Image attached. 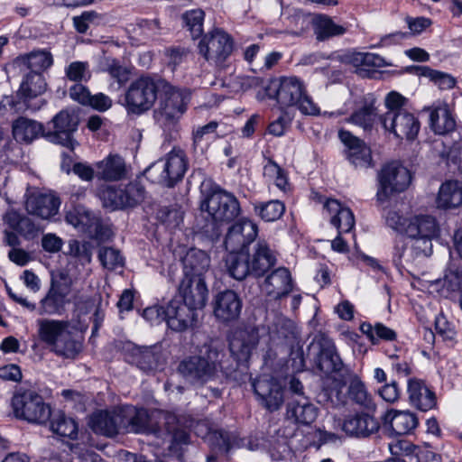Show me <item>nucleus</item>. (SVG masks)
<instances>
[{
    "mask_svg": "<svg viewBox=\"0 0 462 462\" xmlns=\"http://www.w3.org/2000/svg\"><path fill=\"white\" fill-rule=\"evenodd\" d=\"M119 187L125 208H134L143 200L144 189L139 182H130L124 187Z\"/></svg>",
    "mask_w": 462,
    "mask_h": 462,
    "instance_id": "8fccbe9b",
    "label": "nucleus"
},
{
    "mask_svg": "<svg viewBox=\"0 0 462 462\" xmlns=\"http://www.w3.org/2000/svg\"><path fill=\"white\" fill-rule=\"evenodd\" d=\"M51 430L61 436L74 439L78 434V425L76 421L67 417L61 411H51Z\"/></svg>",
    "mask_w": 462,
    "mask_h": 462,
    "instance_id": "a19ab883",
    "label": "nucleus"
},
{
    "mask_svg": "<svg viewBox=\"0 0 462 462\" xmlns=\"http://www.w3.org/2000/svg\"><path fill=\"white\" fill-rule=\"evenodd\" d=\"M393 260L398 264H408L416 259L411 247L408 248L402 241H398L394 246Z\"/></svg>",
    "mask_w": 462,
    "mask_h": 462,
    "instance_id": "69168bd1",
    "label": "nucleus"
},
{
    "mask_svg": "<svg viewBox=\"0 0 462 462\" xmlns=\"http://www.w3.org/2000/svg\"><path fill=\"white\" fill-rule=\"evenodd\" d=\"M209 264L210 259L204 251L190 250L183 260L184 276L199 275V277H203Z\"/></svg>",
    "mask_w": 462,
    "mask_h": 462,
    "instance_id": "e433bc0d",
    "label": "nucleus"
},
{
    "mask_svg": "<svg viewBox=\"0 0 462 462\" xmlns=\"http://www.w3.org/2000/svg\"><path fill=\"white\" fill-rule=\"evenodd\" d=\"M66 462H102V460L97 454L77 445L71 447Z\"/></svg>",
    "mask_w": 462,
    "mask_h": 462,
    "instance_id": "680f3d73",
    "label": "nucleus"
},
{
    "mask_svg": "<svg viewBox=\"0 0 462 462\" xmlns=\"http://www.w3.org/2000/svg\"><path fill=\"white\" fill-rule=\"evenodd\" d=\"M439 208H456L462 205V182L448 180L441 184L437 200Z\"/></svg>",
    "mask_w": 462,
    "mask_h": 462,
    "instance_id": "473e14b6",
    "label": "nucleus"
},
{
    "mask_svg": "<svg viewBox=\"0 0 462 462\" xmlns=\"http://www.w3.org/2000/svg\"><path fill=\"white\" fill-rule=\"evenodd\" d=\"M411 71L417 76L428 78L440 89H450L456 84V80L451 75L432 69L428 66H414L411 68Z\"/></svg>",
    "mask_w": 462,
    "mask_h": 462,
    "instance_id": "79ce46f5",
    "label": "nucleus"
},
{
    "mask_svg": "<svg viewBox=\"0 0 462 462\" xmlns=\"http://www.w3.org/2000/svg\"><path fill=\"white\" fill-rule=\"evenodd\" d=\"M98 196L103 206L110 210L125 208L119 186H104L99 189Z\"/></svg>",
    "mask_w": 462,
    "mask_h": 462,
    "instance_id": "09e8293b",
    "label": "nucleus"
},
{
    "mask_svg": "<svg viewBox=\"0 0 462 462\" xmlns=\"http://www.w3.org/2000/svg\"><path fill=\"white\" fill-rule=\"evenodd\" d=\"M88 424L97 434L114 437L123 431L124 429L122 407L111 411L97 410L89 416Z\"/></svg>",
    "mask_w": 462,
    "mask_h": 462,
    "instance_id": "2eb2a0df",
    "label": "nucleus"
},
{
    "mask_svg": "<svg viewBox=\"0 0 462 462\" xmlns=\"http://www.w3.org/2000/svg\"><path fill=\"white\" fill-rule=\"evenodd\" d=\"M98 258L102 265L108 270H115L124 263V258L120 252L112 247L101 248L98 253Z\"/></svg>",
    "mask_w": 462,
    "mask_h": 462,
    "instance_id": "13d9d810",
    "label": "nucleus"
},
{
    "mask_svg": "<svg viewBox=\"0 0 462 462\" xmlns=\"http://www.w3.org/2000/svg\"><path fill=\"white\" fill-rule=\"evenodd\" d=\"M409 170L397 162L385 165L379 174L377 199L385 201L394 192L405 190L411 183Z\"/></svg>",
    "mask_w": 462,
    "mask_h": 462,
    "instance_id": "f8f14e48",
    "label": "nucleus"
},
{
    "mask_svg": "<svg viewBox=\"0 0 462 462\" xmlns=\"http://www.w3.org/2000/svg\"><path fill=\"white\" fill-rule=\"evenodd\" d=\"M125 160L118 154H108L96 163V177L105 181H117L125 177Z\"/></svg>",
    "mask_w": 462,
    "mask_h": 462,
    "instance_id": "393cba45",
    "label": "nucleus"
},
{
    "mask_svg": "<svg viewBox=\"0 0 462 462\" xmlns=\"http://www.w3.org/2000/svg\"><path fill=\"white\" fill-rule=\"evenodd\" d=\"M318 416V408L306 396L289 401L286 408V417L296 423L310 425Z\"/></svg>",
    "mask_w": 462,
    "mask_h": 462,
    "instance_id": "4be33fe9",
    "label": "nucleus"
},
{
    "mask_svg": "<svg viewBox=\"0 0 462 462\" xmlns=\"http://www.w3.org/2000/svg\"><path fill=\"white\" fill-rule=\"evenodd\" d=\"M134 357L137 366L143 371L157 368L161 360L159 348L156 346L137 348Z\"/></svg>",
    "mask_w": 462,
    "mask_h": 462,
    "instance_id": "c03bdc74",
    "label": "nucleus"
},
{
    "mask_svg": "<svg viewBox=\"0 0 462 462\" xmlns=\"http://www.w3.org/2000/svg\"><path fill=\"white\" fill-rule=\"evenodd\" d=\"M253 388L261 405L270 411H278L284 402V388L269 375H262L253 383Z\"/></svg>",
    "mask_w": 462,
    "mask_h": 462,
    "instance_id": "4468645a",
    "label": "nucleus"
},
{
    "mask_svg": "<svg viewBox=\"0 0 462 462\" xmlns=\"http://www.w3.org/2000/svg\"><path fill=\"white\" fill-rule=\"evenodd\" d=\"M69 254L77 258L81 264L84 265L91 262L92 253L88 245H82L73 240L69 242Z\"/></svg>",
    "mask_w": 462,
    "mask_h": 462,
    "instance_id": "e2e57ef3",
    "label": "nucleus"
},
{
    "mask_svg": "<svg viewBox=\"0 0 462 462\" xmlns=\"http://www.w3.org/2000/svg\"><path fill=\"white\" fill-rule=\"evenodd\" d=\"M319 346V351L316 360L318 368L325 374L341 372L344 365L334 343L328 338H322Z\"/></svg>",
    "mask_w": 462,
    "mask_h": 462,
    "instance_id": "bb28decb",
    "label": "nucleus"
},
{
    "mask_svg": "<svg viewBox=\"0 0 462 462\" xmlns=\"http://www.w3.org/2000/svg\"><path fill=\"white\" fill-rule=\"evenodd\" d=\"M338 137L347 148V159L356 168L366 169L371 166V150L364 141L346 130H340Z\"/></svg>",
    "mask_w": 462,
    "mask_h": 462,
    "instance_id": "aec40b11",
    "label": "nucleus"
},
{
    "mask_svg": "<svg viewBox=\"0 0 462 462\" xmlns=\"http://www.w3.org/2000/svg\"><path fill=\"white\" fill-rule=\"evenodd\" d=\"M296 330L297 328L293 321L283 317L277 318L274 324L273 333H275L279 338L285 340L294 339L296 337Z\"/></svg>",
    "mask_w": 462,
    "mask_h": 462,
    "instance_id": "bf43d9fd",
    "label": "nucleus"
},
{
    "mask_svg": "<svg viewBox=\"0 0 462 462\" xmlns=\"http://www.w3.org/2000/svg\"><path fill=\"white\" fill-rule=\"evenodd\" d=\"M379 429L378 421L366 413L356 414L345 419L342 430L349 436L366 438Z\"/></svg>",
    "mask_w": 462,
    "mask_h": 462,
    "instance_id": "b1692460",
    "label": "nucleus"
},
{
    "mask_svg": "<svg viewBox=\"0 0 462 462\" xmlns=\"http://www.w3.org/2000/svg\"><path fill=\"white\" fill-rule=\"evenodd\" d=\"M349 396L356 403L370 408L372 405L371 397L368 395L365 384L357 378H354L348 389Z\"/></svg>",
    "mask_w": 462,
    "mask_h": 462,
    "instance_id": "4d7b16f0",
    "label": "nucleus"
},
{
    "mask_svg": "<svg viewBox=\"0 0 462 462\" xmlns=\"http://www.w3.org/2000/svg\"><path fill=\"white\" fill-rule=\"evenodd\" d=\"M312 22L317 39L319 41L343 35L346 32L345 26L337 24L329 16L325 14L316 15Z\"/></svg>",
    "mask_w": 462,
    "mask_h": 462,
    "instance_id": "4c0bfd02",
    "label": "nucleus"
},
{
    "mask_svg": "<svg viewBox=\"0 0 462 462\" xmlns=\"http://www.w3.org/2000/svg\"><path fill=\"white\" fill-rule=\"evenodd\" d=\"M228 359L229 357L222 349L212 345H205L199 355L182 360L178 371L189 383L203 385L218 379L220 374L231 375L235 367L227 365Z\"/></svg>",
    "mask_w": 462,
    "mask_h": 462,
    "instance_id": "f03ea898",
    "label": "nucleus"
},
{
    "mask_svg": "<svg viewBox=\"0 0 462 462\" xmlns=\"http://www.w3.org/2000/svg\"><path fill=\"white\" fill-rule=\"evenodd\" d=\"M60 200L52 194L33 193L25 201L28 214L49 219L58 213Z\"/></svg>",
    "mask_w": 462,
    "mask_h": 462,
    "instance_id": "412c9836",
    "label": "nucleus"
},
{
    "mask_svg": "<svg viewBox=\"0 0 462 462\" xmlns=\"http://www.w3.org/2000/svg\"><path fill=\"white\" fill-rule=\"evenodd\" d=\"M225 267L228 274L238 281L252 275L249 254L245 250L229 252L225 258Z\"/></svg>",
    "mask_w": 462,
    "mask_h": 462,
    "instance_id": "2f4dec72",
    "label": "nucleus"
},
{
    "mask_svg": "<svg viewBox=\"0 0 462 462\" xmlns=\"http://www.w3.org/2000/svg\"><path fill=\"white\" fill-rule=\"evenodd\" d=\"M276 257L270 249L268 244L259 240L254 246L252 254H249V265L252 275L263 276L272 266L275 264Z\"/></svg>",
    "mask_w": 462,
    "mask_h": 462,
    "instance_id": "a878e982",
    "label": "nucleus"
},
{
    "mask_svg": "<svg viewBox=\"0 0 462 462\" xmlns=\"http://www.w3.org/2000/svg\"><path fill=\"white\" fill-rule=\"evenodd\" d=\"M275 87V97L281 106H296L302 114L308 116L319 114V106L308 95L304 82L299 78L282 77Z\"/></svg>",
    "mask_w": 462,
    "mask_h": 462,
    "instance_id": "0eeeda50",
    "label": "nucleus"
},
{
    "mask_svg": "<svg viewBox=\"0 0 462 462\" xmlns=\"http://www.w3.org/2000/svg\"><path fill=\"white\" fill-rule=\"evenodd\" d=\"M263 289L273 299H281L288 295L291 289V276L288 269L278 268L267 276Z\"/></svg>",
    "mask_w": 462,
    "mask_h": 462,
    "instance_id": "c85d7f7f",
    "label": "nucleus"
},
{
    "mask_svg": "<svg viewBox=\"0 0 462 462\" xmlns=\"http://www.w3.org/2000/svg\"><path fill=\"white\" fill-rule=\"evenodd\" d=\"M204 438L217 453H227L231 448L240 445L236 435L225 430H210Z\"/></svg>",
    "mask_w": 462,
    "mask_h": 462,
    "instance_id": "58836bf2",
    "label": "nucleus"
},
{
    "mask_svg": "<svg viewBox=\"0 0 462 462\" xmlns=\"http://www.w3.org/2000/svg\"><path fill=\"white\" fill-rule=\"evenodd\" d=\"M165 315L167 326L177 332L192 328L198 321V310L179 299L167 304Z\"/></svg>",
    "mask_w": 462,
    "mask_h": 462,
    "instance_id": "dca6fc26",
    "label": "nucleus"
},
{
    "mask_svg": "<svg viewBox=\"0 0 462 462\" xmlns=\"http://www.w3.org/2000/svg\"><path fill=\"white\" fill-rule=\"evenodd\" d=\"M263 174L267 180L273 181L282 192L286 193L290 190V183L284 171L274 161L268 159L263 166Z\"/></svg>",
    "mask_w": 462,
    "mask_h": 462,
    "instance_id": "49530a36",
    "label": "nucleus"
},
{
    "mask_svg": "<svg viewBox=\"0 0 462 462\" xmlns=\"http://www.w3.org/2000/svg\"><path fill=\"white\" fill-rule=\"evenodd\" d=\"M167 81L160 77L142 76L132 81L125 93V106L128 112L142 114L154 105Z\"/></svg>",
    "mask_w": 462,
    "mask_h": 462,
    "instance_id": "423d86ee",
    "label": "nucleus"
},
{
    "mask_svg": "<svg viewBox=\"0 0 462 462\" xmlns=\"http://www.w3.org/2000/svg\"><path fill=\"white\" fill-rule=\"evenodd\" d=\"M324 210L330 216L331 224L338 230L339 235L347 233L355 226V217L348 208L342 207L336 199H327Z\"/></svg>",
    "mask_w": 462,
    "mask_h": 462,
    "instance_id": "cd10ccee",
    "label": "nucleus"
},
{
    "mask_svg": "<svg viewBox=\"0 0 462 462\" xmlns=\"http://www.w3.org/2000/svg\"><path fill=\"white\" fill-rule=\"evenodd\" d=\"M199 51L208 63L224 67L233 51V40L223 30L217 28L202 37Z\"/></svg>",
    "mask_w": 462,
    "mask_h": 462,
    "instance_id": "9d476101",
    "label": "nucleus"
},
{
    "mask_svg": "<svg viewBox=\"0 0 462 462\" xmlns=\"http://www.w3.org/2000/svg\"><path fill=\"white\" fill-rule=\"evenodd\" d=\"M254 347L255 342L246 340L244 336L234 337L229 344L230 352L237 362L247 361Z\"/></svg>",
    "mask_w": 462,
    "mask_h": 462,
    "instance_id": "3c124183",
    "label": "nucleus"
},
{
    "mask_svg": "<svg viewBox=\"0 0 462 462\" xmlns=\"http://www.w3.org/2000/svg\"><path fill=\"white\" fill-rule=\"evenodd\" d=\"M159 95L161 102L156 110V119L162 125L170 126L184 114L189 96L168 82L167 88H162Z\"/></svg>",
    "mask_w": 462,
    "mask_h": 462,
    "instance_id": "9b49d317",
    "label": "nucleus"
},
{
    "mask_svg": "<svg viewBox=\"0 0 462 462\" xmlns=\"http://www.w3.org/2000/svg\"><path fill=\"white\" fill-rule=\"evenodd\" d=\"M124 413L123 431L133 433L153 434L162 439V444H167L168 449L187 444L189 435L180 425L176 415L163 411H152L134 406L122 407Z\"/></svg>",
    "mask_w": 462,
    "mask_h": 462,
    "instance_id": "f257e3e1",
    "label": "nucleus"
},
{
    "mask_svg": "<svg viewBox=\"0 0 462 462\" xmlns=\"http://www.w3.org/2000/svg\"><path fill=\"white\" fill-rule=\"evenodd\" d=\"M69 295L65 289L60 288V286H51L46 295L39 302V315L51 316L61 314L65 310Z\"/></svg>",
    "mask_w": 462,
    "mask_h": 462,
    "instance_id": "c756f323",
    "label": "nucleus"
},
{
    "mask_svg": "<svg viewBox=\"0 0 462 462\" xmlns=\"http://www.w3.org/2000/svg\"><path fill=\"white\" fill-rule=\"evenodd\" d=\"M25 59L32 72L37 73L50 68L53 63L52 55L45 51H32L27 54Z\"/></svg>",
    "mask_w": 462,
    "mask_h": 462,
    "instance_id": "5fc2aeb1",
    "label": "nucleus"
},
{
    "mask_svg": "<svg viewBox=\"0 0 462 462\" xmlns=\"http://www.w3.org/2000/svg\"><path fill=\"white\" fill-rule=\"evenodd\" d=\"M344 59L346 63H349L358 69L374 66L378 58L372 53L353 51L346 53Z\"/></svg>",
    "mask_w": 462,
    "mask_h": 462,
    "instance_id": "052dcab7",
    "label": "nucleus"
},
{
    "mask_svg": "<svg viewBox=\"0 0 462 462\" xmlns=\"http://www.w3.org/2000/svg\"><path fill=\"white\" fill-rule=\"evenodd\" d=\"M79 122L78 115L73 110H61L51 122L53 132L46 133L45 136L52 143L73 150L76 144L73 134L78 129Z\"/></svg>",
    "mask_w": 462,
    "mask_h": 462,
    "instance_id": "ddd939ff",
    "label": "nucleus"
},
{
    "mask_svg": "<svg viewBox=\"0 0 462 462\" xmlns=\"http://www.w3.org/2000/svg\"><path fill=\"white\" fill-rule=\"evenodd\" d=\"M407 98L398 92H390L384 105L387 111L380 116L383 128L396 138L414 140L420 131L418 118L405 108Z\"/></svg>",
    "mask_w": 462,
    "mask_h": 462,
    "instance_id": "39448f33",
    "label": "nucleus"
},
{
    "mask_svg": "<svg viewBox=\"0 0 462 462\" xmlns=\"http://www.w3.org/2000/svg\"><path fill=\"white\" fill-rule=\"evenodd\" d=\"M257 235V225L248 218H241L228 228L225 238L226 249L228 252L245 250Z\"/></svg>",
    "mask_w": 462,
    "mask_h": 462,
    "instance_id": "f3484780",
    "label": "nucleus"
},
{
    "mask_svg": "<svg viewBox=\"0 0 462 462\" xmlns=\"http://www.w3.org/2000/svg\"><path fill=\"white\" fill-rule=\"evenodd\" d=\"M65 74L67 78L75 82L88 81L91 73L88 62L73 61L66 69Z\"/></svg>",
    "mask_w": 462,
    "mask_h": 462,
    "instance_id": "6e6d98bb",
    "label": "nucleus"
},
{
    "mask_svg": "<svg viewBox=\"0 0 462 462\" xmlns=\"http://www.w3.org/2000/svg\"><path fill=\"white\" fill-rule=\"evenodd\" d=\"M439 226L436 219L428 215L410 218L406 234L409 237H437Z\"/></svg>",
    "mask_w": 462,
    "mask_h": 462,
    "instance_id": "f704fd0d",
    "label": "nucleus"
},
{
    "mask_svg": "<svg viewBox=\"0 0 462 462\" xmlns=\"http://www.w3.org/2000/svg\"><path fill=\"white\" fill-rule=\"evenodd\" d=\"M415 455L411 457V462H441V457L429 447H417Z\"/></svg>",
    "mask_w": 462,
    "mask_h": 462,
    "instance_id": "774afa93",
    "label": "nucleus"
},
{
    "mask_svg": "<svg viewBox=\"0 0 462 462\" xmlns=\"http://www.w3.org/2000/svg\"><path fill=\"white\" fill-rule=\"evenodd\" d=\"M38 337L51 352L74 359L82 350V342L69 320L40 319L36 321Z\"/></svg>",
    "mask_w": 462,
    "mask_h": 462,
    "instance_id": "7ed1b4c3",
    "label": "nucleus"
},
{
    "mask_svg": "<svg viewBox=\"0 0 462 462\" xmlns=\"http://www.w3.org/2000/svg\"><path fill=\"white\" fill-rule=\"evenodd\" d=\"M204 199L200 210L204 217L211 221L212 231L223 224H227L241 214V206L235 195L218 186H213L210 180H205L200 186Z\"/></svg>",
    "mask_w": 462,
    "mask_h": 462,
    "instance_id": "20e7f679",
    "label": "nucleus"
},
{
    "mask_svg": "<svg viewBox=\"0 0 462 462\" xmlns=\"http://www.w3.org/2000/svg\"><path fill=\"white\" fill-rule=\"evenodd\" d=\"M179 292L181 301L189 304L196 310H201L206 306L208 290L204 277L199 275L184 276L180 286Z\"/></svg>",
    "mask_w": 462,
    "mask_h": 462,
    "instance_id": "a211bd4d",
    "label": "nucleus"
},
{
    "mask_svg": "<svg viewBox=\"0 0 462 462\" xmlns=\"http://www.w3.org/2000/svg\"><path fill=\"white\" fill-rule=\"evenodd\" d=\"M46 90V83L41 73H28L21 83L18 95L24 99H31L42 95Z\"/></svg>",
    "mask_w": 462,
    "mask_h": 462,
    "instance_id": "ea45409f",
    "label": "nucleus"
},
{
    "mask_svg": "<svg viewBox=\"0 0 462 462\" xmlns=\"http://www.w3.org/2000/svg\"><path fill=\"white\" fill-rule=\"evenodd\" d=\"M12 407L16 418L31 423H46L51 416V409L42 397L33 391L16 393L12 398Z\"/></svg>",
    "mask_w": 462,
    "mask_h": 462,
    "instance_id": "1a4fd4ad",
    "label": "nucleus"
},
{
    "mask_svg": "<svg viewBox=\"0 0 462 462\" xmlns=\"http://www.w3.org/2000/svg\"><path fill=\"white\" fill-rule=\"evenodd\" d=\"M407 393L411 404L422 411H427L436 405L435 393L420 379H409Z\"/></svg>",
    "mask_w": 462,
    "mask_h": 462,
    "instance_id": "5701e85b",
    "label": "nucleus"
},
{
    "mask_svg": "<svg viewBox=\"0 0 462 462\" xmlns=\"http://www.w3.org/2000/svg\"><path fill=\"white\" fill-rule=\"evenodd\" d=\"M391 454L395 457L394 462H411V457L414 456L417 446L406 439H399L389 443Z\"/></svg>",
    "mask_w": 462,
    "mask_h": 462,
    "instance_id": "603ef678",
    "label": "nucleus"
},
{
    "mask_svg": "<svg viewBox=\"0 0 462 462\" xmlns=\"http://www.w3.org/2000/svg\"><path fill=\"white\" fill-rule=\"evenodd\" d=\"M242 310V300L239 295L231 290L218 292L213 300V313L221 322L237 319Z\"/></svg>",
    "mask_w": 462,
    "mask_h": 462,
    "instance_id": "6ab92c4d",
    "label": "nucleus"
},
{
    "mask_svg": "<svg viewBox=\"0 0 462 462\" xmlns=\"http://www.w3.org/2000/svg\"><path fill=\"white\" fill-rule=\"evenodd\" d=\"M412 244L411 245L415 259L420 257H428L432 254V240L435 237H411Z\"/></svg>",
    "mask_w": 462,
    "mask_h": 462,
    "instance_id": "0e129e2a",
    "label": "nucleus"
},
{
    "mask_svg": "<svg viewBox=\"0 0 462 462\" xmlns=\"http://www.w3.org/2000/svg\"><path fill=\"white\" fill-rule=\"evenodd\" d=\"M292 117L288 112H282V115L268 126L269 134L274 136H282L286 129L291 125Z\"/></svg>",
    "mask_w": 462,
    "mask_h": 462,
    "instance_id": "338daca9",
    "label": "nucleus"
},
{
    "mask_svg": "<svg viewBox=\"0 0 462 462\" xmlns=\"http://www.w3.org/2000/svg\"><path fill=\"white\" fill-rule=\"evenodd\" d=\"M375 119V107L374 102L365 103L350 117V121L364 130H370Z\"/></svg>",
    "mask_w": 462,
    "mask_h": 462,
    "instance_id": "864d4df0",
    "label": "nucleus"
},
{
    "mask_svg": "<svg viewBox=\"0 0 462 462\" xmlns=\"http://www.w3.org/2000/svg\"><path fill=\"white\" fill-rule=\"evenodd\" d=\"M187 170L185 155L180 150H173L164 160L149 166L144 173L151 181L166 187H172L180 180Z\"/></svg>",
    "mask_w": 462,
    "mask_h": 462,
    "instance_id": "6e6552de",
    "label": "nucleus"
},
{
    "mask_svg": "<svg viewBox=\"0 0 462 462\" xmlns=\"http://www.w3.org/2000/svg\"><path fill=\"white\" fill-rule=\"evenodd\" d=\"M441 296L450 297L453 292L462 288V274L458 272L449 271L443 279L434 281L430 285Z\"/></svg>",
    "mask_w": 462,
    "mask_h": 462,
    "instance_id": "37998d69",
    "label": "nucleus"
},
{
    "mask_svg": "<svg viewBox=\"0 0 462 462\" xmlns=\"http://www.w3.org/2000/svg\"><path fill=\"white\" fill-rule=\"evenodd\" d=\"M12 133L16 142L23 143H31L38 137L46 134L41 123L23 116L13 122Z\"/></svg>",
    "mask_w": 462,
    "mask_h": 462,
    "instance_id": "7c9ffc66",
    "label": "nucleus"
},
{
    "mask_svg": "<svg viewBox=\"0 0 462 462\" xmlns=\"http://www.w3.org/2000/svg\"><path fill=\"white\" fill-rule=\"evenodd\" d=\"M396 435L408 434L418 425V419L412 412L391 410L383 417Z\"/></svg>",
    "mask_w": 462,
    "mask_h": 462,
    "instance_id": "c9c22d12",
    "label": "nucleus"
},
{
    "mask_svg": "<svg viewBox=\"0 0 462 462\" xmlns=\"http://www.w3.org/2000/svg\"><path fill=\"white\" fill-rule=\"evenodd\" d=\"M430 127L437 134H446L455 130L456 121L448 104L436 105L430 116Z\"/></svg>",
    "mask_w": 462,
    "mask_h": 462,
    "instance_id": "72a5a7b5",
    "label": "nucleus"
},
{
    "mask_svg": "<svg viewBox=\"0 0 462 462\" xmlns=\"http://www.w3.org/2000/svg\"><path fill=\"white\" fill-rule=\"evenodd\" d=\"M204 19L205 13L200 8L188 10L181 15L182 23L190 32L193 39L201 36L203 32Z\"/></svg>",
    "mask_w": 462,
    "mask_h": 462,
    "instance_id": "de8ad7c7",
    "label": "nucleus"
},
{
    "mask_svg": "<svg viewBox=\"0 0 462 462\" xmlns=\"http://www.w3.org/2000/svg\"><path fill=\"white\" fill-rule=\"evenodd\" d=\"M254 210L257 216L267 222L278 220L285 211V206L280 200H270L254 204Z\"/></svg>",
    "mask_w": 462,
    "mask_h": 462,
    "instance_id": "a18cd8bd",
    "label": "nucleus"
}]
</instances>
